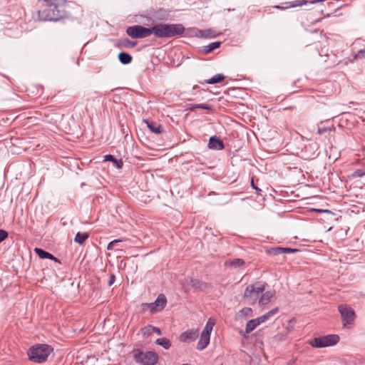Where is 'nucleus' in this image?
I'll use <instances>...</instances> for the list:
<instances>
[{
  "instance_id": "7ed1b4c3",
  "label": "nucleus",
  "mask_w": 365,
  "mask_h": 365,
  "mask_svg": "<svg viewBox=\"0 0 365 365\" xmlns=\"http://www.w3.org/2000/svg\"><path fill=\"white\" fill-rule=\"evenodd\" d=\"M53 351V348L48 344H36L31 347L28 351L29 358L35 363L46 361Z\"/></svg>"
},
{
  "instance_id": "c85d7f7f",
  "label": "nucleus",
  "mask_w": 365,
  "mask_h": 365,
  "mask_svg": "<svg viewBox=\"0 0 365 365\" xmlns=\"http://www.w3.org/2000/svg\"><path fill=\"white\" fill-rule=\"evenodd\" d=\"M278 312V308H274L272 310L269 311L268 312L265 313L264 314L262 315V318L263 319V321L265 322L268 320L270 317H272L273 315L276 314Z\"/></svg>"
},
{
  "instance_id": "423d86ee",
  "label": "nucleus",
  "mask_w": 365,
  "mask_h": 365,
  "mask_svg": "<svg viewBox=\"0 0 365 365\" xmlns=\"http://www.w3.org/2000/svg\"><path fill=\"white\" fill-rule=\"evenodd\" d=\"M134 359L137 363L143 365H155L158 361V355L155 351H139L134 354Z\"/></svg>"
},
{
  "instance_id": "2f4dec72",
  "label": "nucleus",
  "mask_w": 365,
  "mask_h": 365,
  "mask_svg": "<svg viewBox=\"0 0 365 365\" xmlns=\"http://www.w3.org/2000/svg\"><path fill=\"white\" fill-rule=\"evenodd\" d=\"M196 108L205 109V110H210L211 107L207 104H195L192 106L190 107L188 110L193 111Z\"/></svg>"
},
{
  "instance_id": "dca6fc26",
  "label": "nucleus",
  "mask_w": 365,
  "mask_h": 365,
  "mask_svg": "<svg viewBox=\"0 0 365 365\" xmlns=\"http://www.w3.org/2000/svg\"><path fill=\"white\" fill-rule=\"evenodd\" d=\"M210 336L201 333L200 340L197 344V349L200 351L203 350L210 343Z\"/></svg>"
},
{
  "instance_id": "2eb2a0df",
  "label": "nucleus",
  "mask_w": 365,
  "mask_h": 365,
  "mask_svg": "<svg viewBox=\"0 0 365 365\" xmlns=\"http://www.w3.org/2000/svg\"><path fill=\"white\" fill-rule=\"evenodd\" d=\"M34 252L41 259H50L56 262H59V260L53 255L41 248H35Z\"/></svg>"
},
{
  "instance_id": "b1692460",
  "label": "nucleus",
  "mask_w": 365,
  "mask_h": 365,
  "mask_svg": "<svg viewBox=\"0 0 365 365\" xmlns=\"http://www.w3.org/2000/svg\"><path fill=\"white\" fill-rule=\"evenodd\" d=\"M155 343L158 345L163 346L165 349H169L171 346V342L165 337L158 339L155 341Z\"/></svg>"
},
{
  "instance_id": "ddd939ff",
  "label": "nucleus",
  "mask_w": 365,
  "mask_h": 365,
  "mask_svg": "<svg viewBox=\"0 0 365 365\" xmlns=\"http://www.w3.org/2000/svg\"><path fill=\"white\" fill-rule=\"evenodd\" d=\"M143 121L146 123L148 128L151 132L156 134H160L163 132V128L159 123L148 119H145Z\"/></svg>"
},
{
  "instance_id": "e433bc0d",
  "label": "nucleus",
  "mask_w": 365,
  "mask_h": 365,
  "mask_svg": "<svg viewBox=\"0 0 365 365\" xmlns=\"http://www.w3.org/2000/svg\"><path fill=\"white\" fill-rule=\"evenodd\" d=\"M356 58H365V48L361 49L357 52V53L355 56Z\"/></svg>"
},
{
  "instance_id": "bb28decb",
  "label": "nucleus",
  "mask_w": 365,
  "mask_h": 365,
  "mask_svg": "<svg viewBox=\"0 0 365 365\" xmlns=\"http://www.w3.org/2000/svg\"><path fill=\"white\" fill-rule=\"evenodd\" d=\"M214 32L215 31L210 29H205V30H198L197 36L198 37H202V38H208V37L215 36Z\"/></svg>"
},
{
  "instance_id": "09e8293b",
  "label": "nucleus",
  "mask_w": 365,
  "mask_h": 365,
  "mask_svg": "<svg viewBox=\"0 0 365 365\" xmlns=\"http://www.w3.org/2000/svg\"><path fill=\"white\" fill-rule=\"evenodd\" d=\"M315 210V211H317V212H322L321 210H317V209H316V210Z\"/></svg>"
},
{
  "instance_id": "f8f14e48",
  "label": "nucleus",
  "mask_w": 365,
  "mask_h": 365,
  "mask_svg": "<svg viewBox=\"0 0 365 365\" xmlns=\"http://www.w3.org/2000/svg\"><path fill=\"white\" fill-rule=\"evenodd\" d=\"M198 336V331L197 330H189L187 331L183 332L180 335V340L182 341H194L195 340Z\"/></svg>"
},
{
  "instance_id": "de8ad7c7",
  "label": "nucleus",
  "mask_w": 365,
  "mask_h": 365,
  "mask_svg": "<svg viewBox=\"0 0 365 365\" xmlns=\"http://www.w3.org/2000/svg\"><path fill=\"white\" fill-rule=\"evenodd\" d=\"M252 187H253L254 189H255L257 191H261V190H260V189H259L258 187H256L255 186L253 180H252Z\"/></svg>"
},
{
  "instance_id": "0eeeda50",
  "label": "nucleus",
  "mask_w": 365,
  "mask_h": 365,
  "mask_svg": "<svg viewBox=\"0 0 365 365\" xmlns=\"http://www.w3.org/2000/svg\"><path fill=\"white\" fill-rule=\"evenodd\" d=\"M126 34L132 38H143L151 35V27L146 28L140 25L128 26Z\"/></svg>"
},
{
  "instance_id": "393cba45",
  "label": "nucleus",
  "mask_w": 365,
  "mask_h": 365,
  "mask_svg": "<svg viewBox=\"0 0 365 365\" xmlns=\"http://www.w3.org/2000/svg\"><path fill=\"white\" fill-rule=\"evenodd\" d=\"M224 79H225V76L222 74L219 73V74L215 75L214 76H212V78H210L207 80H205V83L207 84H215V83L221 82Z\"/></svg>"
},
{
  "instance_id": "1a4fd4ad",
  "label": "nucleus",
  "mask_w": 365,
  "mask_h": 365,
  "mask_svg": "<svg viewBox=\"0 0 365 365\" xmlns=\"http://www.w3.org/2000/svg\"><path fill=\"white\" fill-rule=\"evenodd\" d=\"M167 304L166 297L163 294H160L154 302L146 304L152 314L162 311Z\"/></svg>"
},
{
  "instance_id": "a19ab883",
  "label": "nucleus",
  "mask_w": 365,
  "mask_h": 365,
  "mask_svg": "<svg viewBox=\"0 0 365 365\" xmlns=\"http://www.w3.org/2000/svg\"><path fill=\"white\" fill-rule=\"evenodd\" d=\"M365 173L361 170H356L354 173V176L355 177H362Z\"/></svg>"
},
{
  "instance_id": "473e14b6",
  "label": "nucleus",
  "mask_w": 365,
  "mask_h": 365,
  "mask_svg": "<svg viewBox=\"0 0 365 365\" xmlns=\"http://www.w3.org/2000/svg\"><path fill=\"white\" fill-rule=\"evenodd\" d=\"M307 3H308V1H307V0H296V1L292 2L290 7L300 6L306 5Z\"/></svg>"
},
{
  "instance_id": "72a5a7b5",
  "label": "nucleus",
  "mask_w": 365,
  "mask_h": 365,
  "mask_svg": "<svg viewBox=\"0 0 365 365\" xmlns=\"http://www.w3.org/2000/svg\"><path fill=\"white\" fill-rule=\"evenodd\" d=\"M123 46L126 48H133L136 46V42L131 41L129 39H124L123 41Z\"/></svg>"
},
{
  "instance_id": "39448f33",
  "label": "nucleus",
  "mask_w": 365,
  "mask_h": 365,
  "mask_svg": "<svg viewBox=\"0 0 365 365\" xmlns=\"http://www.w3.org/2000/svg\"><path fill=\"white\" fill-rule=\"evenodd\" d=\"M339 341L337 334H329L321 337H316L310 343L311 346L317 348H323L336 344Z\"/></svg>"
},
{
  "instance_id": "c9c22d12",
  "label": "nucleus",
  "mask_w": 365,
  "mask_h": 365,
  "mask_svg": "<svg viewBox=\"0 0 365 365\" xmlns=\"http://www.w3.org/2000/svg\"><path fill=\"white\" fill-rule=\"evenodd\" d=\"M8 237V232L4 230H0V243Z\"/></svg>"
},
{
  "instance_id": "a18cd8bd",
  "label": "nucleus",
  "mask_w": 365,
  "mask_h": 365,
  "mask_svg": "<svg viewBox=\"0 0 365 365\" xmlns=\"http://www.w3.org/2000/svg\"><path fill=\"white\" fill-rule=\"evenodd\" d=\"M327 130H328V128H319L318 129V133L319 134H322V133L327 132Z\"/></svg>"
},
{
  "instance_id": "9d476101",
  "label": "nucleus",
  "mask_w": 365,
  "mask_h": 365,
  "mask_svg": "<svg viewBox=\"0 0 365 365\" xmlns=\"http://www.w3.org/2000/svg\"><path fill=\"white\" fill-rule=\"evenodd\" d=\"M148 15L149 18L153 19L154 20L163 21L167 20L169 16V12L163 9H160L158 10H150L148 11Z\"/></svg>"
},
{
  "instance_id": "4468645a",
  "label": "nucleus",
  "mask_w": 365,
  "mask_h": 365,
  "mask_svg": "<svg viewBox=\"0 0 365 365\" xmlns=\"http://www.w3.org/2000/svg\"><path fill=\"white\" fill-rule=\"evenodd\" d=\"M187 282L188 285L196 289L203 290L207 287V283L202 282L197 279L190 278L187 279Z\"/></svg>"
},
{
  "instance_id": "37998d69",
  "label": "nucleus",
  "mask_w": 365,
  "mask_h": 365,
  "mask_svg": "<svg viewBox=\"0 0 365 365\" xmlns=\"http://www.w3.org/2000/svg\"><path fill=\"white\" fill-rule=\"evenodd\" d=\"M115 279V275H114V274H110V275L109 280H108V285H109V286H111V285L114 283Z\"/></svg>"
},
{
  "instance_id": "6ab92c4d",
  "label": "nucleus",
  "mask_w": 365,
  "mask_h": 365,
  "mask_svg": "<svg viewBox=\"0 0 365 365\" xmlns=\"http://www.w3.org/2000/svg\"><path fill=\"white\" fill-rule=\"evenodd\" d=\"M88 237L89 235L87 232H77L74 237V242L79 245H83Z\"/></svg>"
},
{
  "instance_id": "f704fd0d",
  "label": "nucleus",
  "mask_w": 365,
  "mask_h": 365,
  "mask_svg": "<svg viewBox=\"0 0 365 365\" xmlns=\"http://www.w3.org/2000/svg\"><path fill=\"white\" fill-rule=\"evenodd\" d=\"M123 240H120V239H117V240H114L113 241H111L110 242L108 243V246H107V249L108 250H112L114 249V247L115 245L118 243V242H122Z\"/></svg>"
},
{
  "instance_id": "9b49d317",
  "label": "nucleus",
  "mask_w": 365,
  "mask_h": 365,
  "mask_svg": "<svg viewBox=\"0 0 365 365\" xmlns=\"http://www.w3.org/2000/svg\"><path fill=\"white\" fill-rule=\"evenodd\" d=\"M207 146L210 149L215 150H221L225 148L223 141L216 135L210 138Z\"/></svg>"
},
{
  "instance_id": "49530a36",
  "label": "nucleus",
  "mask_w": 365,
  "mask_h": 365,
  "mask_svg": "<svg viewBox=\"0 0 365 365\" xmlns=\"http://www.w3.org/2000/svg\"><path fill=\"white\" fill-rule=\"evenodd\" d=\"M296 362V359H292V360H289L287 363V365H294Z\"/></svg>"
},
{
  "instance_id": "79ce46f5",
  "label": "nucleus",
  "mask_w": 365,
  "mask_h": 365,
  "mask_svg": "<svg viewBox=\"0 0 365 365\" xmlns=\"http://www.w3.org/2000/svg\"><path fill=\"white\" fill-rule=\"evenodd\" d=\"M298 252L297 249L284 247V253H294Z\"/></svg>"
},
{
  "instance_id": "20e7f679",
  "label": "nucleus",
  "mask_w": 365,
  "mask_h": 365,
  "mask_svg": "<svg viewBox=\"0 0 365 365\" xmlns=\"http://www.w3.org/2000/svg\"><path fill=\"white\" fill-rule=\"evenodd\" d=\"M338 311L341 317L343 327L351 328L356 318L354 310L346 304H340L338 307Z\"/></svg>"
},
{
  "instance_id": "aec40b11",
  "label": "nucleus",
  "mask_w": 365,
  "mask_h": 365,
  "mask_svg": "<svg viewBox=\"0 0 365 365\" xmlns=\"http://www.w3.org/2000/svg\"><path fill=\"white\" fill-rule=\"evenodd\" d=\"M220 44H221L220 41H215V42L210 43L208 45L203 47L202 51L205 53H210L212 51H214L215 49L219 48Z\"/></svg>"
},
{
  "instance_id": "5701e85b",
  "label": "nucleus",
  "mask_w": 365,
  "mask_h": 365,
  "mask_svg": "<svg viewBox=\"0 0 365 365\" xmlns=\"http://www.w3.org/2000/svg\"><path fill=\"white\" fill-rule=\"evenodd\" d=\"M226 264L235 268H237L242 267L245 264V261L242 259L236 258L226 262Z\"/></svg>"
},
{
  "instance_id": "c03bdc74",
  "label": "nucleus",
  "mask_w": 365,
  "mask_h": 365,
  "mask_svg": "<svg viewBox=\"0 0 365 365\" xmlns=\"http://www.w3.org/2000/svg\"><path fill=\"white\" fill-rule=\"evenodd\" d=\"M153 333L155 332L158 335H161V330L158 327H153Z\"/></svg>"
},
{
  "instance_id": "cd10ccee",
  "label": "nucleus",
  "mask_w": 365,
  "mask_h": 365,
  "mask_svg": "<svg viewBox=\"0 0 365 365\" xmlns=\"http://www.w3.org/2000/svg\"><path fill=\"white\" fill-rule=\"evenodd\" d=\"M153 326L149 325L141 329V333L143 336L148 337L153 334Z\"/></svg>"
},
{
  "instance_id": "f03ea898",
  "label": "nucleus",
  "mask_w": 365,
  "mask_h": 365,
  "mask_svg": "<svg viewBox=\"0 0 365 365\" xmlns=\"http://www.w3.org/2000/svg\"><path fill=\"white\" fill-rule=\"evenodd\" d=\"M185 27L181 24H158L151 27V34L157 38H172L182 36Z\"/></svg>"
},
{
  "instance_id": "412c9836",
  "label": "nucleus",
  "mask_w": 365,
  "mask_h": 365,
  "mask_svg": "<svg viewBox=\"0 0 365 365\" xmlns=\"http://www.w3.org/2000/svg\"><path fill=\"white\" fill-rule=\"evenodd\" d=\"M252 309L250 307H245L239 311L238 317L240 319H246L252 316Z\"/></svg>"
},
{
  "instance_id": "8fccbe9b",
  "label": "nucleus",
  "mask_w": 365,
  "mask_h": 365,
  "mask_svg": "<svg viewBox=\"0 0 365 365\" xmlns=\"http://www.w3.org/2000/svg\"><path fill=\"white\" fill-rule=\"evenodd\" d=\"M182 365H189V364H182Z\"/></svg>"
},
{
  "instance_id": "58836bf2",
  "label": "nucleus",
  "mask_w": 365,
  "mask_h": 365,
  "mask_svg": "<svg viewBox=\"0 0 365 365\" xmlns=\"http://www.w3.org/2000/svg\"><path fill=\"white\" fill-rule=\"evenodd\" d=\"M252 321L256 324V325H257V326H259V324H261L262 323L264 322L263 321V319L262 318V317H261V316H260V317H257V318H256V319H252Z\"/></svg>"
},
{
  "instance_id": "6e6552de",
  "label": "nucleus",
  "mask_w": 365,
  "mask_h": 365,
  "mask_svg": "<svg viewBox=\"0 0 365 365\" xmlns=\"http://www.w3.org/2000/svg\"><path fill=\"white\" fill-rule=\"evenodd\" d=\"M264 289L265 284L260 282H257L254 284L249 285L247 287L245 291L244 298L256 300L259 294L264 292Z\"/></svg>"
},
{
  "instance_id": "7c9ffc66",
  "label": "nucleus",
  "mask_w": 365,
  "mask_h": 365,
  "mask_svg": "<svg viewBox=\"0 0 365 365\" xmlns=\"http://www.w3.org/2000/svg\"><path fill=\"white\" fill-rule=\"evenodd\" d=\"M268 253L273 255H279L284 253V247H273L267 250Z\"/></svg>"
},
{
  "instance_id": "f3484780",
  "label": "nucleus",
  "mask_w": 365,
  "mask_h": 365,
  "mask_svg": "<svg viewBox=\"0 0 365 365\" xmlns=\"http://www.w3.org/2000/svg\"><path fill=\"white\" fill-rule=\"evenodd\" d=\"M273 297L274 294L272 292H266L259 298V304L260 305H266L270 302Z\"/></svg>"
},
{
  "instance_id": "ea45409f",
  "label": "nucleus",
  "mask_w": 365,
  "mask_h": 365,
  "mask_svg": "<svg viewBox=\"0 0 365 365\" xmlns=\"http://www.w3.org/2000/svg\"><path fill=\"white\" fill-rule=\"evenodd\" d=\"M252 321L256 324V325H257V326H259V324H261L262 323L264 322L263 321V319L262 318V317H261V316H260V317H257V318H256V319H252Z\"/></svg>"
},
{
  "instance_id": "a211bd4d",
  "label": "nucleus",
  "mask_w": 365,
  "mask_h": 365,
  "mask_svg": "<svg viewBox=\"0 0 365 365\" xmlns=\"http://www.w3.org/2000/svg\"><path fill=\"white\" fill-rule=\"evenodd\" d=\"M105 161H111L113 165L118 168L120 169L123 167V163L121 160H117L112 155H106L104 156Z\"/></svg>"
},
{
  "instance_id": "f257e3e1",
  "label": "nucleus",
  "mask_w": 365,
  "mask_h": 365,
  "mask_svg": "<svg viewBox=\"0 0 365 365\" xmlns=\"http://www.w3.org/2000/svg\"><path fill=\"white\" fill-rule=\"evenodd\" d=\"M44 7L36 12V17L40 21H58L70 17L66 0H38Z\"/></svg>"
},
{
  "instance_id": "4c0bfd02",
  "label": "nucleus",
  "mask_w": 365,
  "mask_h": 365,
  "mask_svg": "<svg viewBox=\"0 0 365 365\" xmlns=\"http://www.w3.org/2000/svg\"><path fill=\"white\" fill-rule=\"evenodd\" d=\"M252 321L256 324V325H257V326H259V324H261L262 323L264 322L263 321V319L262 318V317H261V316H260V317H257V318H256V319H252Z\"/></svg>"
},
{
  "instance_id": "c756f323",
  "label": "nucleus",
  "mask_w": 365,
  "mask_h": 365,
  "mask_svg": "<svg viewBox=\"0 0 365 365\" xmlns=\"http://www.w3.org/2000/svg\"><path fill=\"white\" fill-rule=\"evenodd\" d=\"M257 327L256 324L252 319L249 320L245 326L246 333L249 334L252 332Z\"/></svg>"
},
{
  "instance_id": "4be33fe9",
  "label": "nucleus",
  "mask_w": 365,
  "mask_h": 365,
  "mask_svg": "<svg viewBox=\"0 0 365 365\" xmlns=\"http://www.w3.org/2000/svg\"><path fill=\"white\" fill-rule=\"evenodd\" d=\"M118 59L123 64H128L132 61V56L125 52H121L118 54Z\"/></svg>"
},
{
  "instance_id": "a878e982",
  "label": "nucleus",
  "mask_w": 365,
  "mask_h": 365,
  "mask_svg": "<svg viewBox=\"0 0 365 365\" xmlns=\"http://www.w3.org/2000/svg\"><path fill=\"white\" fill-rule=\"evenodd\" d=\"M214 325H215L214 322L211 319H209L204 327V329H203L202 334L208 335L210 336V333L213 329Z\"/></svg>"
}]
</instances>
